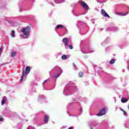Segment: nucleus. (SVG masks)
<instances>
[{
	"mask_svg": "<svg viewBox=\"0 0 129 129\" xmlns=\"http://www.w3.org/2000/svg\"><path fill=\"white\" fill-rule=\"evenodd\" d=\"M21 32L23 33V34L27 37V36H29L30 35V32H31V28L30 27H27L25 28H21Z\"/></svg>",
	"mask_w": 129,
	"mask_h": 129,
	"instance_id": "nucleus-1",
	"label": "nucleus"
},
{
	"mask_svg": "<svg viewBox=\"0 0 129 129\" xmlns=\"http://www.w3.org/2000/svg\"><path fill=\"white\" fill-rule=\"evenodd\" d=\"M106 113V111H105V108H103L102 109L99 113L97 114V116H102V115H104Z\"/></svg>",
	"mask_w": 129,
	"mask_h": 129,
	"instance_id": "nucleus-2",
	"label": "nucleus"
},
{
	"mask_svg": "<svg viewBox=\"0 0 129 129\" xmlns=\"http://www.w3.org/2000/svg\"><path fill=\"white\" fill-rule=\"evenodd\" d=\"M101 14H102L103 17H105L106 18H110L109 17V15H108L107 13H106V12H105V10H104V9H102L101 10Z\"/></svg>",
	"mask_w": 129,
	"mask_h": 129,
	"instance_id": "nucleus-3",
	"label": "nucleus"
},
{
	"mask_svg": "<svg viewBox=\"0 0 129 129\" xmlns=\"http://www.w3.org/2000/svg\"><path fill=\"white\" fill-rule=\"evenodd\" d=\"M81 5L85 9V10H88V5L85 2L82 1L81 2Z\"/></svg>",
	"mask_w": 129,
	"mask_h": 129,
	"instance_id": "nucleus-4",
	"label": "nucleus"
},
{
	"mask_svg": "<svg viewBox=\"0 0 129 129\" xmlns=\"http://www.w3.org/2000/svg\"><path fill=\"white\" fill-rule=\"evenodd\" d=\"M62 42L63 43H64V46H68L69 45L68 42H69V39H68V38H64L62 39Z\"/></svg>",
	"mask_w": 129,
	"mask_h": 129,
	"instance_id": "nucleus-5",
	"label": "nucleus"
},
{
	"mask_svg": "<svg viewBox=\"0 0 129 129\" xmlns=\"http://www.w3.org/2000/svg\"><path fill=\"white\" fill-rule=\"evenodd\" d=\"M31 71V67L29 66H27L25 68V73L26 74H29Z\"/></svg>",
	"mask_w": 129,
	"mask_h": 129,
	"instance_id": "nucleus-6",
	"label": "nucleus"
},
{
	"mask_svg": "<svg viewBox=\"0 0 129 129\" xmlns=\"http://www.w3.org/2000/svg\"><path fill=\"white\" fill-rule=\"evenodd\" d=\"M128 99L125 98H122L121 99V101L122 103H125V102H127Z\"/></svg>",
	"mask_w": 129,
	"mask_h": 129,
	"instance_id": "nucleus-7",
	"label": "nucleus"
},
{
	"mask_svg": "<svg viewBox=\"0 0 129 129\" xmlns=\"http://www.w3.org/2000/svg\"><path fill=\"white\" fill-rule=\"evenodd\" d=\"M44 120V122H45L46 123H48V121L49 120V116L48 115L45 116Z\"/></svg>",
	"mask_w": 129,
	"mask_h": 129,
	"instance_id": "nucleus-8",
	"label": "nucleus"
},
{
	"mask_svg": "<svg viewBox=\"0 0 129 129\" xmlns=\"http://www.w3.org/2000/svg\"><path fill=\"white\" fill-rule=\"evenodd\" d=\"M63 28H64V26H63L61 24H59V25H57L56 26V27L55 29H57V30H58V29H62Z\"/></svg>",
	"mask_w": 129,
	"mask_h": 129,
	"instance_id": "nucleus-9",
	"label": "nucleus"
},
{
	"mask_svg": "<svg viewBox=\"0 0 129 129\" xmlns=\"http://www.w3.org/2000/svg\"><path fill=\"white\" fill-rule=\"evenodd\" d=\"M6 98H7L6 97H4L3 99H2V102H1V104L2 105H4V104H5L6 103Z\"/></svg>",
	"mask_w": 129,
	"mask_h": 129,
	"instance_id": "nucleus-10",
	"label": "nucleus"
},
{
	"mask_svg": "<svg viewBox=\"0 0 129 129\" xmlns=\"http://www.w3.org/2000/svg\"><path fill=\"white\" fill-rule=\"evenodd\" d=\"M128 14V12H126L125 13H120V16H126V15Z\"/></svg>",
	"mask_w": 129,
	"mask_h": 129,
	"instance_id": "nucleus-11",
	"label": "nucleus"
},
{
	"mask_svg": "<svg viewBox=\"0 0 129 129\" xmlns=\"http://www.w3.org/2000/svg\"><path fill=\"white\" fill-rule=\"evenodd\" d=\"M84 74H83V72H80L79 73V77H83Z\"/></svg>",
	"mask_w": 129,
	"mask_h": 129,
	"instance_id": "nucleus-12",
	"label": "nucleus"
},
{
	"mask_svg": "<svg viewBox=\"0 0 129 129\" xmlns=\"http://www.w3.org/2000/svg\"><path fill=\"white\" fill-rule=\"evenodd\" d=\"M16 55H17V53H16V52H13L11 53V56L14 57Z\"/></svg>",
	"mask_w": 129,
	"mask_h": 129,
	"instance_id": "nucleus-13",
	"label": "nucleus"
},
{
	"mask_svg": "<svg viewBox=\"0 0 129 129\" xmlns=\"http://www.w3.org/2000/svg\"><path fill=\"white\" fill-rule=\"evenodd\" d=\"M61 59H62V60H66V59H67V56L66 55H62Z\"/></svg>",
	"mask_w": 129,
	"mask_h": 129,
	"instance_id": "nucleus-14",
	"label": "nucleus"
},
{
	"mask_svg": "<svg viewBox=\"0 0 129 129\" xmlns=\"http://www.w3.org/2000/svg\"><path fill=\"white\" fill-rule=\"evenodd\" d=\"M25 73V72L23 71L22 73V75L21 76V79H20V81L22 82V80H24V74Z\"/></svg>",
	"mask_w": 129,
	"mask_h": 129,
	"instance_id": "nucleus-15",
	"label": "nucleus"
},
{
	"mask_svg": "<svg viewBox=\"0 0 129 129\" xmlns=\"http://www.w3.org/2000/svg\"><path fill=\"white\" fill-rule=\"evenodd\" d=\"M15 32L14 30H12V31H11L12 37L13 38H14V37H15Z\"/></svg>",
	"mask_w": 129,
	"mask_h": 129,
	"instance_id": "nucleus-16",
	"label": "nucleus"
},
{
	"mask_svg": "<svg viewBox=\"0 0 129 129\" xmlns=\"http://www.w3.org/2000/svg\"><path fill=\"white\" fill-rule=\"evenodd\" d=\"M114 62H115V61L114 60V59H111L110 61V64H114Z\"/></svg>",
	"mask_w": 129,
	"mask_h": 129,
	"instance_id": "nucleus-17",
	"label": "nucleus"
},
{
	"mask_svg": "<svg viewBox=\"0 0 129 129\" xmlns=\"http://www.w3.org/2000/svg\"><path fill=\"white\" fill-rule=\"evenodd\" d=\"M59 76H60V74H58L54 76V78L57 79V78H58V77H59Z\"/></svg>",
	"mask_w": 129,
	"mask_h": 129,
	"instance_id": "nucleus-18",
	"label": "nucleus"
},
{
	"mask_svg": "<svg viewBox=\"0 0 129 129\" xmlns=\"http://www.w3.org/2000/svg\"><path fill=\"white\" fill-rule=\"evenodd\" d=\"M69 48L70 49H73V46H72V45H69Z\"/></svg>",
	"mask_w": 129,
	"mask_h": 129,
	"instance_id": "nucleus-19",
	"label": "nucleus"
},
{
	"mask_svg": "<svg viewBox=\"0 0 129 129\" xmlns=\"http://www.w3.org/2000/svg\"><path fill=\"white\" fill-rule=\"evenodd\" d=\"M123 112V115H126V112L125 111H124V110H123V111H122Z\"/></svg>",
	"mask_w": 129,
	"mask_h": 129,
	"instance_id": "nucleus-20",
	"label": "nucleus"
},
{
	"mask_svg": "<svg viewBox=\"0 0 129 129\" xmlns=\"http://www.w3.org/2000/svg\"><path fill=\"white\" fill-rule=\"evenodd\" d=\"M4 120V118L1 117L0 118V121H3Z\"/></svg>",
	"mask_w": 129,
	"mask_h": 129,
	"instance_id": "nucleus-21",
	"label": "nucleus"
},
{
	"mask_svg": "<svg viewBox=\"0 0 129 129\" xmlns=\"http://www.w3.org/2000/svg\"><path fill=\"white\" fill-rule=\"evenodd\" d=\"M48 80H46L44 81L43 82V84H45V83H46V82H47L48 81Z\"/></svg>",
	"mask_w": 129,
	"mask_h": 129,
	"instance_id": "nucleus-22",
	"label": "nucleus"
},
{
	"mask_svg": "<svg viewBox=\"0 0 129 129\" xmlns=\"http://www.w3.org/2000/svg\"><path fill=\"white\" fill-rule=\"evenodd\" d=\"M116 15H120V13L119 12H116Z\"/></svg>",
	"mask_w": 129,
	"mask_h": 129,
	"instance_id": "nucleus-23",
	"label": "nucleus"
},
{
	"mask_svg": "<svg viewBox=\"0 0 129 129\" xmlns=\"http://www.w3.org/2000/svg\"><path fill=\"white\" fill-rule=\"evenodd\" d=\"M4 65H6V63H1V66H4Z\"/></svg>",
	"mask_w": 129,
	"mask_h": 129,
	"instance_id": "nucleus-24",
	"label": "nucleus"
},
{
	"mask_svg": "<svg viewBox=\"0 0 129 129\" xmlns=\"http://www.w3.org/2000/svg\"><path fill=\"white\" fill-rule=\"evenodd\" d=\"M119 109H120V110H121V111H123V110H124L122 109V108H120Z\"/></svg>",
	"mask_w": 129,
	"mask_h": 129,
	"instance_id": "nucleus-25",
	"label": "nucleus"
},
{
	"mask_svg": "<svg viewBox=\"0 0 129 129\" xmlns=\"http://www.w3.org/2000/svg\"><path fill=\"white\" fill-rule=\"evenodd\" d=\"M73 65L75 67H76V66H75V64L73 63Z\"/></svg>",
	"mask_w": 129,
	"mask_h": 129,
	"instance_id": "nucleus-26",
	"label": "nucleus"
},
{
	"mask_svg": "<svg viewBox=\"0 0 129 129\" xmlns=\"http://www.w3.org/2000/svg\"><path fill=\"white\" fill-rule=\"evenodd\" d=\"M81 111H82V108H81Z\"/></svg>",
	"mask_w": 129,
	"mask_h": 129,
	"instance_id": "nucleus-27",
	"label": "nucleus"
}]
</instances>
